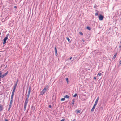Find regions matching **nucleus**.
<instances>
[{
  "label": "nucleus",
  "instance_id": "obj_1",
  "mask_svg": "<svg viewBox=\"0 0 121 121\" xmlns=\"http://www.w3.org/2000/svg\"><path fill=\"white\" fill-rule=\"evenodd\" d=\"M31 91V87L30 86L28 89V94L26 96V100L25 101V102L24 104V111H25L26 110V107L27 105V103L28 102V98L29 96L30 95V93Z\"/></svg>",
  "mask_w": 121,
  "mask_h": 121
},
{
  "label": "nucleus",
  "instance_id": "obj_2",
  "mask_svg": "<svg viewBox=\"0 0 121 121\" xmlns=\"http://www.w3.org/2000/svg\"><path fill=\"white\" fill-rule=\"evenodd\" d=\"M9 35V34H7L6 35V37H5L3 39V44H4L6 43V41L8 39V37Z\"/></svg>",
  "mask_w": 121,
  "mask_h": 121
},
{
  "label": "nucleus",
  "instance_id": "obj_3",
  "mask_svg": "<svg viewBox=\"0 0 121 121\" xmlns=\"http://www.w3.org/2000/svg\"><path fill=\"white\" fill-rule=\"evenodd\" d=\"M46 87H45L44 88L43 90L41 92L40 94L41 95H43L46 92Z\"/></svg>",
  "mask_w": 121,
  "mask_h": 121
},
{
  "label": "nucleus",
  "instance_id": "obj_4",
  "mask_svg": "<svg viewBox=\"0 0 121 121\" xmlns=\"http://www.w3.org/2000/svg\"><path fill=\"white\" fill-rule=\"evenodd\" d=\"M103 18L104 16L101 14L100 15L99 17V19L100 20H103Z\"/></svg>",
  "mask_w": 121,
  "mask_h": 121
},
{
  "label": "nucleus",
  "instance_id": "obj_5",
  "mask_svg": "<svg viewBox=\"0 0 121 121\" xmlns=\"http://www.w3.org/2000/svg\"><path fill=\"white\" fill-rule=\"evenodd\" d=\"M55 55L56 56H57L58 55V54L57 53V49L56 48V47H55Z\"/></svg>",
  "mask_w": 121,
  "mask_h": 121
},
{
  "label": "nucleus",
  "instance_id": "obj_6",
  "mask_svg": "<svg viewBox=\"0 0 121 121\" xmlns=\"http://www.w3.org/2000/svg\"><path fill=\"white\" fill-rule=\"evenodd\" d=\"M96 105V104H94L93 106V108H92V109L91 110V111H92V112H93L94 110Z\"/></svg>",
  "mask_w": 121,
  "mask_h": 121
},
{
  "label": "nucleus",
  "instance_id": "obj_7",
  "mask_svg": "<svg viewBox=\"0 0 121 121\" xmlns=\"http://www.w3.org/2000/svg\"><path fill=\"white\" fill-rule=\"evenodd\" d=\"M8 71H7L6 73L4 74L3 75H2L1 78H2L6 76L8 73Z\"/></svg>",
  "mask_w": 121,
  "mask_h": 121
},
{
  "label": "nucleus",
  "instance_id": "obj_8",
  "mask_svg": "<svg viewBox=\"0 0 121 121\" xmlns=\"http://www.w3.org/2000/svg\"><path fill=\"white\" fill-rule=\"evenodd\" d=\"M99 97H98L97 98V99H96V100L95 101V102L94 104H96V105L97 104V103H98V101L99 100Z\"/></svg>",
  "mask_w": 121,
  "mask_h": 121
},
{
  "label": "nucleus",
  "instance_id": "obj_9",
  "mask_svg": "<svg viewBox=\"0 0 121 121\" xmlns=\"http://www.w3.org/2000/svg\"><path fill=\"white\" fill-rule=\"evenodd\" d=\"M3 109V106L1 105H0V111H1Z\"/></svg>",
  "mask_w": 121,
  "mask_h": 121
},
{
  "label": "nucleus",
  "instance_id": "obj_10",
  "mask_svg": "<svg viewBox=\"0 0 121 121\" xmlns=\"http://www.w3.org/2000/svg\"><path fill=\"white\" fill-rule=\"evenodd\" d=\"M14 93H12V94L11 96V99H13V98L14 95Z\"/></svg>",
  "mask_w": 121,
  "mask_h": 121
},
{
  "label": "nucleus",
  "instance_id": "obj_11",
  "mask_svg": "<svg viewBox=\"0 0 121 121\" xmlns=\"http://www.w3.org/2000/svg\"><path fill=\"white\" fill-rule=\"evenodd\" d=\"M117 53H116L115 55H114V56L113 58V59H115V58H116V56L117 54Z\"/></svg>",
  "mask_w": 121,
  "mask_h": 121
},
{
  "label": "nucleus",
  "instance_id": "obj_12",
  "mask_svg": "<svg viewBox=\"0 0 121 121\" xmlns=\"http://www.w3.org/2000/svg\"><path fill=\"white\" fill-rule=\"evenodd\" d=\"M76 112L77 113H79L80 112V111L78 110H76Z\"/></svg>",
  "mask_w": 121,
  "mask_h": 121
},
{
  "label": "nucleus",
  "instance_id": "obj_13",
  "mask_svg": "<svg viewBox=\"0 0 121 121\" xmlns=\"http://www.w3.org/2000/svg\"><path fill=\"white\" fill-rule=\"evenodd\" d=\"M13 99H11V100H10V105H12V102H13Z\"/></svg>",
  "mask_w": 121,
  "mask_h": 121
},
{
  "label": "nucleus",
  "instance_id": "obj_14",
  "mask_svg": "<svg viewBox=\"0 0 121 121\" xmlns=\"http://www.w3.org/2000/svg\"><path fill=\"white\" fill-rule=\"evenodd\" d=\"M73 103H72V105L73 106L74 105V99L72 100Z\"/></svg>",
  "mask_w": 121,
  "mask_h": 121
},
{
  "label": "nucleus",
  "instance_id": "obj_15",
  "mask_svg": "<svg viewBox=\"0 0 121 121\" xmlns=\"http://www.w3.org/2000/svg\"><path fill=\"white\" fill-rule=\"evenodd\" d=\"M64 98H69V96L68 95H66L64 96Z\"/></svg>",
  "mask_w": 121,
  "mask_h": 121
},
{
  "label": "nucleus",
  "instance_id": "obj_16",
  "mask_svg": "<svg viewBox=\"0 0 121 121\" xmlns=\"http://www.w3.org/2000/svg\"><path fill=\"white\" fill-rule=\"evenodd\" d=\"M66 38H67V40H68V42H71V41H70V39L69 38H68L67 37Z\"/></svg>",
  "mask_w": 121,
  "mask_h": 121
},
{
  "label": "nucleus",
  "instance_id": "obj_17",
  "mask_svg": "<svg viewBox=\"0 0 121 121\" xmlns=\"http://www.w3.org/2000/svg\"><path fill=\"white\" fill-rule=\"evenodd\" d=\"M2 73L1 71H0V78H1L2 76Z\"/></svg>",
  "mask_w": 121,
  "mask_h": 121
},
{
  "label": "nucleus",
  "instance_id": "obj_18",
  "mask_svg": "<svg viewBox=\"0 0 121 121\" xmlns=\"http://www.w3.org/2000/svg\"><path fill=\"white\" fill-rule=\"evenodd\" d=\"M99 109L100 110H103V108L102 107H100L99 108Z\"/></svg>",
  "mask_w": 121,
  "mask_h": 121
},
{
  "label": "nucleus",
  "instance_id": "obj_19",
  "mask_svg": "<svg viewBox=\"0 0 121 121\" xmlns=\"http://www.w3.org/2000/svg\"><path fill=\"white\" fill-rule=\"evenodd\" d=\"M102 74L101 73H98V75H99V76H101V75Z\"/></svg>",
  "mask_w": 121,
  "mask_h": 121
},
{
  "label": "nucleus",
  "instance_id": "obj_20",
  "mask_svg": "<svg viewBox=\"0 0 121 121\" xmlns=\"http://www.w3.org/2000/svg\"><path fill=\"white\" fill-rule=\"evenodd\" d=\"M65 100V98H62V99H61V101H64Z\"/></svg>",
  "mask_w": 121,
  "mask_h": 121
},
{
  "label": "nucleus",
  "instance_id": "obj_21",
  "mask_svg": "<svg viewBox=\"0 0 121 121\" xmlns=\"http://www.w3.org/2000/svg\"><path fill=\"white\" fill-rule=\"evenodd\" d=\"M15 89H13V90L12 92L14 93L15 92Z\"/></svg>",
  "mask_w": 121,
  "mask_h": 121
},
{
  "label": "nucleus",
  "instance_id": "obj_22",
  "mask_svg": "<svg viewBox=\"0 0 121 121\" xmlns=\"http://www.w3.org/2000/svg\"><path fill=\"white\" fill-rule=\"evenodd\" d=\"M87 29H88V30H91L90 28L89 27H87Z\"/></svg>",
  "mask_w": 121,
  "mask_h": 121
},
{
  "label": "nucleus",
  "instance_id": "obj_23",
  "mask_svg": "<svg viewBox=\"0 0 121 121\" xmlns=\"http://www.w3.org/2000/svg\"><path fill=\"white\" fill-rule=\"evenodd\" d=\"M66 81L67 83L68 82V78H66Z\"/></svg>",
  "mask_w": 121,
  "mask_h": 121
},
{
  "label": "nucleus",
  "instance_id": "obj_24",
  "mask_svg": "<svg viewBox=\"0 0 121 121\" xmlns=\"http://www.w3.org/2000/svg\"><path fill=\"white\" fill-rule=\"evenodd\" d=\"M77 95V94H75L74 95H73L74 97H76Z\"/></svg>",
  "mask_w": 121,
  "mask_h": 121
},
{
  "label": "nucleus",
  "instance_id": "obj_25",
  "mask_svg": "<svg viewBox=\"0 0 121 121\" xmlns=\"http://www.w3.org/2000/svg\"><path fill=\"white\" fill-rule=\"evenodd\" d=\"M79 34H80V35H83V34L81 32H79Z\"/></svg>",
  "mask_w": 121,
  "mask_h": 121
},
{
  "label": "nucleus",
  "instance_id": "obj_26",
  "mask_svg": "<svg viewBox=\"0 0 121 121\" xmlns=\"http://www.w3.org/2000/svg\"><path fill=\"white\" fill-rule=\"evenodd\" d=\"M45 87H46V90L48 89V86H47Z\"/></svg>",
  "mask_w": 121,
  "mask_h": 121
},
{
  "label": "nucleus",
  "instance_id": "obj_27",
  "mask_svg": "<svg viewBox=\"0 0 121 121\" xmlns=\"http://www.w3.org/2000/svg\"><path fill=\"white\" fill-rule=\"evenodd\" d=\"M11 106V105H9V108H10Z\"/></svg>",
  "mask_w": 121,
  "mask_h": 121
},
{
  "label": "nucleus",
  "instance_id": "obj_28",
  "mask_svg": "<svg viewBox=\"0 0 121 121\" xmlns=\"http://www.w3.org/2000/svg\"><path fill=\"white\" fill-rule=\"evenodd\" d=\"M98 15V13H95V15L97 16Z\"/></svg>",
  "mask_w": 121,
  "mask_h": 121
},
{
  "label": "nucleus",
  "instance_id": "obj_29",
  "mask_svg": "<svg viewBox=\"0 0 121 121\" xmlns=\"http://www.w3.org/2000/svg\"><path fill=\"white\" fill-rule=\"evenodd\" d=\"M16 86H14V87H13V89H15L16 88Z\"/></svg>",
  "mask_w": 121,
  "mask_h": 121
},
{
  "label": "nucleus",
  "instance_id": "obj_30",
  "mask_svg": "<svg viewBox=\"0 0 121 121\" xmlns=\"http://www.w3.org/2000/svg\"><path fill=\"white\" fill-rule=\"evenodd\" d=\"M18 80H17V81L16 82V83H15L16 84H17V83H18Z\"/></svg>",
  "mask_w": 121,
  "mask_h": 121
},
{
  "label": "nucleus",
  "instance_id": "obj_31",
  "mask_svg": "<svg viewBox=\"0 0 121 121\" xmlns=\"http://www.w3.org/2000/svg\"><path fill=\"white\" fill-rule=\"evenodd\" d=\"M65 120L64 119H62L60 121H64Z\"/></svg>",
  "mask_w": 121,
  "mask_h": 121
},
{
  "label": "nucleus",
  "instance_id": "obj_32",
  "mask_svg": "<svg viewBox=\"0 0 121 121\" xmlns=\"http://www.w3.org/2000/svg\"><path fill=\"white\" fill-rule=\"evenodd\" d=\"M49 107L50 108H51V107L52 106H51V105H49Z\"/></svg>",
  "mask_w": 121,
  "mask_h": 121
},
{
  "label": "nucleus",
  "instance_id": "obj_33",
  "mask_svg": "<svg viewBox=\"0 0 121 121\" xmlns=\"http://www.w3.org/2000/svg\"><path fill=\"white\" fill-rule=\"evenodd\" d=\"M82 41L83 42H85V40L84 39H82Z\"/></svg>",
  "mask_w": 121,
  "mask_h": 121
},
{
  "label": "nucleus",
  "instance_id": "obj_34",
  "mask_svg": "<svg viewBox=\"0 0 121 121\" xmlns=\"http://www.w3.org/2000/svg\"><path fill=\"white\" fill-rule=\"evenodd\" d=\"M17 85L16 84H15L14 85V86L17 87Z\"/></svg>",
  "mask_w": 121,
  "mask_h": 121
},
{
  "label": "nucleus",
  "instance_id": "obj_35",
  "mask_svg": "<svg viewBox=\"0 0 121 121\" xmlns=\"http://www.w3.org/2000/svg\"><path fill=\"white\" fill-rule=\"evenodd\" d=\"M94 79H96V78L95 77H94Z\"/></svg>",
  "mask_w": 121,
  "mask_h": 121
},
{
  "label": "nucleus",
  "instance_id": "obj_36",
  "mask_svg": "<svg viewBox=\"0 0 121 121\" xmlns=\"http://www.w3.org/2000/svg\"><path fill=\"white\" fill-rule=\"evenodd\" d=\"M72 57H70L69 58V60H71L72 59Z\"/></svg>",
  "mask_w": 121,
  "mask_h": 121
},
{
  "label": "nucleus",
  "instance_id": "obj_37",
  "mask_svg": "<svg viewBox=\"0 0 121 121\" xmlns=\"http://www.w3.org/2000/svg\"><path fill=\"white\" fill-rule=\"evenodd\" d=\"M120 64H121V60L120 61Z\"/></svg>",
  "mask_w": 121,
  "mask_h": 121
},
{
  "label": "nucleus",
  "instance_id": "obj_38",
  "mask_svg": "<svg viewBox=\"0 0 121 121\" xmlns=\"http://www.w3.org/2000/svg\"><path fill=\"white\" fill-rule=\"evenodd\" d=\"M5 121H8L7 119H5Z\"/></svg>",
  "mask_w": 121,
  "mask_h": 121
},
{
  "label": "nucleus",
  "instance_id": "obj_39",
  "mask_svg": "<svg viewBox=\"0 0 121 121\" xmlns=\"http://www.w3.org/2000/svg\"><path fill=\"white\" fill-rule=\"evenodd\" d=\"M10 108H8V111H9V110H10Z\"/></svg>",
  "mask_w": 121,
  "mask_h": 121
},
{
  "label": "nucleus",
  "instance_id": "obj_40",
  "mask_svg": "<svg viewBox=\"0 0 121 121\" xmlns=\"http://www.w3.org/2000/svg\"><path fill=\"white\" fill-rule=\"evenodd\" d=\"M1 81V78H0V81Z\"/></svg>",
  "mask_w": 121,
  "mask_h": 121
},
{
  "label": "nucleus",
  "instance_id": "obj_41",
  "mask_svg": "<svg viewBox=\"0 0 121 121\" xmlns=\"http://www.w3.org/2000/svg\"><path fill=\"white\" fill-rule=\"evenodd\" d=\"M14 7L15 8H16V6H15Z\"/></svg>",
  "mask_w": 121,
  "mask_h": 121
}]
</instances>
